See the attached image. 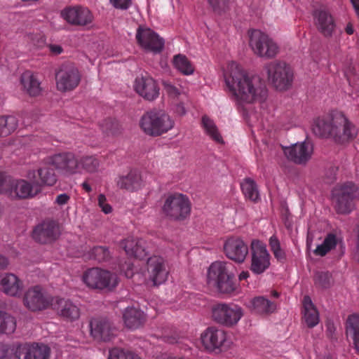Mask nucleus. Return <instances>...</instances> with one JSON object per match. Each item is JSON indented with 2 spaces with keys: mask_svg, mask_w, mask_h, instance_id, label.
I'll return each instance as SVG.
<instances>
[{
  "mask_svg": "<svg viewBox=\"0 0 359 359\" xmlns=\"http://www.w3.org/2000/svg\"><path fill=\"white\" fill-rule=\"evenodd\" d=\"M272 252L274 255V257L278 259V261L283 262L285 260V253L281 249V248H279Z\"/></svg>",
  "mask_w": 359,
  "mask_h": 359,
  "instance_id": "54",
  "label": "nucleus"
},
{
  "mask_svg": "<svg viewBox=\"0 0 359 359\" xmlns=\"http://www.w3.org/2000/svg\"><path fill=\"white\" fill-rule=\"evenodd\" d=\"M339 172L340 170L338 167L330 166L325 172V177L329 180H335L337 178L342 177Z\"/></svg>",
  "mask_w": 359,
  "mask_h": 359,
  "instance_id": "50",
  "label": "nucleus"
},
{
  "mask_svg": "<svg viewBox=\"0 0 359 359\" xmlns=\"http://www.w3.org/2000/svg\"><path fill=\"white\" fill-rule=\"evenodd\" d=\"M57 89L62 92L70 91L76 88L81 81L79 69L72 65L62 66L55 74Z\"/></svg>",
  "mask_w": 359,
  "mask_h": 359,
  "instance_id": "13",
  "label": "nucleus"
},
{
  "mask_svg": "<svg viewBox=\"0 0 359 359\" xmlns=\"http://www.w3.org/2000/svg\"><path fill=\"white\" fill-rule=\"evenodd\" d=\"M46 181H0V195L12 199L27 198L41 191Z\"/></svg>",
  "mask_w": 359,
  "mask_h": 359,
  "instance_id": "8",
  "label": "nucleus"
},
{
  "mask_svg": "<svg viewBox=\"0 0 359 359\" xmlns=\"http://www.w3.org/2000/svg\"><path fill=\"white\" fill-rule=\"evenodd\" d=\"M225 90L239 109L248 104L261 103L267 96V90L261 79L248 73L239 64L231 61L223 72Z\"/></svg>",
  "mask_w": 359,
  "mask_h": 359,
  "instance_id": "1",
  "label": "nucleus"
},
{
  "mask_svg": "<svg viewBox=\"0 0 359 359\" xmlns=\"http://www.w3.org/2000/svg\"><path fill=\"white\" fill-rule=\"evenodd\" d=\"M98 205L102 209V211L105 214H109L111 212V206L107 203L106 197L104 194H100L98 196Z\"/></svg>",
  "mask_w": 359,
  "mask_h": 359,
  "instance_id": "48",
  "label": "nucleus"
},
{
  "mask_svg": "<svg viewBox=\"0 0 359 359\" xmlns=\"http://www.w3.org/2000/svg\"><path fill=\"white\" fill-rule=\"evenodd\" d=\"M6 177V175L4 172L0 170V180H4Z\"/></svg>",
  "mask_w": 359,
  "mask_h": 359,
  "instance_id": "64",
  "label": "nucleus"
},
{
  "mask_svg": "<svg viewBox=\"0 0 359 359\" xmlns=\"http://www.w3.org/2000/svg\"><path fill=\"white\" fill-rule=\"evenodd\" d=\"M145 244L143 239L128 238L121 242V246L128 256L142 259L148 254Z\"/></svg>",
  "mask_w": 359,
  "mask_h": 359,
  "instance_id": "28",
  "label": "nucleus"
},
{
  "mask_svg": "<svg viewBox=\"0 0 359 359\" xmlns=\"http://www.w3.org/2000/svg\"><path fill=\"white\" fill-rule=\"evenodd\" d=\"M209 4L215 11H224L229 5V0H208Z\"/></svg>",
  "mask_w": 359,
  "mask_h": 359,
  "instance_id": "46",
  "label": "nucleus"
},
{
  "mask_svg": "<svg viewBox=\"0 0 359 359\" xmlns=\"http://www.w3.org/2000/svg\"><path fill=\"white\" fill-rule=\"evenodd\" d=\"M346 32L348 34H352L353 33V27L351 23L346 25Z\"/></svg>",
  "mask_w": 359,
  "mask_h": 359,
  "instance_id": "62",
  "label": "nucleus"
},
{
  "mask_svg": "<svg viewBox=\"0 0 359 359\" xmlns=\"http://www.w3.org/2000/svg\"><path fill=\"white\" fill-rule=\"evenodd\" d=\"M243 315L242 309L233 304H218L212 308L214 320L227 327L236 325Z\"/></svg>",
  "mask_w": 359,
  "mask_h": 359,
  "instance_id": "12",
  "label": "nucleus"
},
{
  "mask_svg": "<svg viewBox=\"0 0 359 359\" xmlns=\"http://www.w3.org/2000/svg\"><path fill=\"white\" fill-rule=\"evenodd\" d=\"M268 81L277 90H285L291 87L294 73L285 62L276 60L267 63L264 67Z\"/></svg>",
  "mask_w": 359,
  "mask_h": 359,
  "instance_id": "7",
  "label": "nucleus"
},
{
  "mask_svg": "<svg viewBox=\"0 0 359 359\" xmlns=\"http://www.w3.org/2000/svg\"><path fill=\"white\" fill-rule=\"evenodd\" d=\"M3 292L10 296H17L22 290V283L13 273L6 274L1 280Z\"/></svg>",
  "mask_w": 359,
  "mask_h": 359,
  "instance_id": "32",
  "label": "nucleus"
},
{
  "mask_svg": "<svg viewBox=\"0 0 359 359\" xmlns=\"http://www.w3.org/2000/svg\"><path fill=\"white\" fill-rule=\"evenodd\" d=\"M147 270L149 279L154 285H161L167 279L168 271L165 260L161 256L154 255L149 257L147 262Z\"/></svg>",
  "mask_w": 359,
  "mask_h": 359,
  "instance_id": "19",
  "label": "nucleus"
},
{
  "mask_svg": "<svg viewBox=\"0 0 359 359\" xmlns=\"http://www.w3.org/2000/svg\"><path fill=\"white\" fill-rule=\"evenodd\" d=\"M284 153L286 156L298 164H305L312 157L313 145L309 140L297 142L291 147H285Z\"/></svg>",
  "mask_w": 359,
  "mask_h": 359,
  "instance_id": "21",
  "label": "nucleus"
},
{
  "mask_svg": "<svg viewBox=\"0 0 359 359\" xmlns=\"http://www.w3.org/2000/svg\"><path fill=\"white\" fill-rule=\"evenodd\" d=\"M314 22L318 29L325 36L332 34L335 23L331 14L325 8L317 9L313 14Z\"/></svg>",
  "mask_w": 359,
  "mask_h": 359,
  "instance_id": "27",
  "label": "nucleus"
},
{
  "mask_svg": "<svg viewBox=\"0 0 359 359\" xmlns=\"http://www.w3.org/2000/svg\"><path fill=\"white\" fill-rule=\"evenodd\" d=\"M201 128L204 133L213 142L218 144H224V138L213 119L207 115L201 117Z\"/></svg>",
  "mask_w": 359,
  "mask_h": 359,
  "instance_id": "31",
  "label": "nucleus"
},
{
  "mask_svg": "<svg viewBox=\"0 0 359 359\" xmlns=\"http://www.w3.org/2000/svg\"><path fill=\"white\" fill-rule=\"evenodd\" d=\"M241 188L246 198L254 202L259 200V191L255 181H242Z\"/></svg>",
  "mask_w": 359,
  "mask_h": 359,
  "instance_id": "38",
  "label": "nucleus"
},
{
  "mask_svg": "<svg viewBox=\"0 0 359 359\" xmlns=\"http://www.w3.org/2000/svg\"><path fill=\"white\" fill-rule=\"evenodd\" d=\"M304 319L309 328H313L319 323V313L314 306L311 298L305 296L303 300Z\"/></svg>",
  "mask_w": 359,
  "mask_h": 359,
  "instance_id": "33",
  "label": "nucleus"
},
{
  "mask_svg": "<svg viewBox=\"0 0 359 359\" xmlns=\"http://www.w3.org/2000/svg\"><path fill=\"white\" fill-rule=\"evenodd\" d=\"M358 199L359 189L352 181L337 185L332 191L333 205L338 214H350L355 208Z\"/></svg>",
  "mask_w": 359,
  "mask_h": 359,
  "instance_id": "5",
  "label": "nucleus"
},
{
  "mask_svg": "<svg viewBox=\"0 0 359 359\" xmlns=\"http://www.w3.org/2000/svg\"><path fill=\"white\" fill-rule=\"evenodd\" d=\"M135 89L140 96L148 100H154L159 95V88L156 81L151 77L137 78Z\"/></svg>",
  "mask_w": 359,
  "mask_h": 359,
  "instance_id": "26",
  "label": "nucleus"
},
{
  "mask_svg": "<svg viewBox=\"0 0 359 359\" xmlns=\"http://www.w3.org/2000/svg\"><path fill=\"white\" fill-rule=\"evenodd\" d=\"M250 276V273L248 271H243L239 274V280H246Z\"/></svg>",
  "mask_w": 359,
  "mask_h": 359,
  "instance_id": "61",
  "label": "nucleus"
},
{
  "mask_svg": "<svg viewBox=\"0 0 359 359\" xmlns=\"http://www.w3.org/2000/svg\"><path fill=\"white\" fill-rule=\"evenodd\" d=\"M172 65L175 69L183 75L190 76L194 73L195 67L193 63L184 55H175L172 58Z\"/></svg>",
  "mask_w": 359,
  "mask_h": 359,
  "instance_id": "36",
  "label": "nucleus"
},
{
  "mask_svg": "<svg viewBox=\"0 0 359 359\" xmlns=\"http://www.w3.org/2000/svg\"><path fill=\"white\" fill-rule=\"evenodd\" d=\"M162 83L166 94L171 98H177L184 93V90L182 87H177L170 81H163Z\"/></svg>",
  "mask_w": 359,
  "mask_h": 359,
  "instance_id": "43",
  "label": "nucleus"
},
{
  "mask_svg": "<svg viewBox=\"0 0 359 359\" xmlns=\"http://www.w3.org/2000/svg\"><path fill=\"white\" fill-rule=\"evenodd\" d=\"M141 177L139 172L137 170H133L130 172L125 180H135L136 178Z\"/></svg>",
  "mask_w": 359,
  "mask_h": 359,
  "instance_id": "59",
  "label": "nucleus"
},
{
  "mask_svg": "<svg viewBox=\"0 0 359 359\" xmlns=\"http://www.w3.org/2000/svg\"><path fill=\"white\" fill-rule=\"evenodd\" d=\"M252 310L259 314H269L274 312L276 305L263 296L254 297L250 302Z\"/></svg>",
  "mask_w": 359,
  "mask_h": 359,
  "instance_id": "35",
  "label": "nucleus"
},
{
  "mask_svg": "<svg viewBox=\"0 0 359 359\" xmlns=\"http://www.w3.org/2000/svg\"><path fill=\"white\" fill-rule=\"evenodd\" d=\"M140 181H118L117 187L120 189H125L126 190L133 191L139 186Z\"/></svg>",
  "mask_w": 359,
  "mask_h": 359,
  "instance_id": "47",
  "label": "nucleus"
},
{
  "mask_svg": "<svg viewBox=\"0 0 359 359\" xmlns=\"http://www.w3.org/2000/svg\"><path fill=\"white\" fill-rule=\"evenodd\" d=\"M172 203V198L169 194L162 208L163 214L168 219L173 221H184L189 217L191 210V203L187 195L180 193V215H175L174 205Z\"/></svg>",
  "mask_w": 359,
  "mask_h": 359,
  "instance_id": "20",
  "label": "nucleus"
},
{
  "mask_svg": "<svg viewBox=\"0 0 359 359\" xmlns=\"http://www.w3.org/2000/svg\"><path fill=\"white\" fill-rule=\"evenodd\" d=\"M60 235V224L54 219H45L36 226L33 230L34 239L43 244L55 241Z\"/></svg>",
  "mask_w": 359,
  "mask_h": 359,
  "instance_id": "17",
  "label": "nucleus"
},
{
  "mask_svg": "<svg viewBox=\"0 0 359 359\" xmlns=\"http://www.w3.org/2000/svg\"><path fill=\"white\" fill-rule=\"evenodd\" d=\"M52 309L61 317L70 321L76 320L80 316L79 309L69 299L55 297Z\"/></svg>",
  "mask_w": 359,
  "mask_h": 359,
  "instance_id": "24",
  "label": "nucleus"
},
{
  "mask_svg": "<svg viewBox=\"0 0 359 359\" xmlns=\"http://www.w3.org/2000/svg\"><path fill=\"white\" fill-rule=\"evenodd\" d=\"M91 335L95 339L109 341L114 333V328L109 320L104 318H93L90 322Z\"/></svg>",
  "mask_w": 359,
  "mask_h": 359,
  "instance_id": "25",
  "label": "nucleus"
},
{
  "mask_svg": "<svg viewBox=\"0 0 359 359\" xmlns=\"http://www.w3.org/2000/svg\"><path fill=\"white\" fill-rule=\"evenodd\" d=\"M249 46L255 55L265 59L274 58L280 52L277 42L259 29L249 32Z\"/></svg>",
  "mask_w": 359,
  "mask_h": 359,
  "instance_id": "9",
  "label": "nucleus"
},
{
  "mask_svg": "<svg viewBox=\"0 0 359 359\" xmlns=\"http://www.w3.org/2000/svg\"><path fill=\"white\" fill-rule=\"evenodd\" d=\"M201 340L205 349L208 351H221L228 346L226 332L216 327H209L201 334Z\"/></svg>",
  "mask_w": 359,
  "mask_h": 359,
  "instance_id": "15",
  "label": "nucleus"
},
{
  "mask_svg": "<svg viewBox=\"0 0 359 359\" xmlns=\"http://www.w3.org/2000/svg\"><path fill=\"white\" fill-rule=\"evenodd\" d=\"M53 175L52 170L44 165L37 170H33L28 174L29 180H48Z\"/></svg>",
  "mask_w": 359,
  "mask_h": 359,
  "instance_id": "44",
  "label": "nucleus"
},
{
  "mask_svg": "<svg viewBox=\"0 0 359 359\" xmlns=\"http://www.w3.org/2000/svg\"><path fill=\"white\" fill-rule=\"evenodd\" d=\"M18 126V121L15 116L0 117V135L6 136L14 131Z\"/></svg>",
  "mask_w": 359,
  "mask_h": 359,
  "instance_id": "39",
  "label": "nucleus"
},
{
  "mask_svg": "<svg viewBox=\"0 0 359 359\" xmlns=\"http://www.w3.org/2000/svg\"><path fill=\"white\" fill-rule=\"evenodd\" d=\"M311 130L316 135L332 138L339 144L353 140L358 134L356 127L339 110H332L323 116L313 118Z\"/></svg>",
  "mask_w": 359,
  "mask_h": 359,
  "instance_id": "2",
  "label": "nucleus"
},
{
  "mask_svg": "<svg viewBox=\"0 0 359 359\" xmlns=\"http://www.w3.org/2000/svg\"><path fill=\"white\" fill-rule=\"evenodd\" d=\"M61 16L72 25L84 26L93 20L90 11L81 6L67 7L61 11Z\"/></svg>",
  "mask_w": 359,
  "mask_h": 359,
  "instance_id": "22",
  "label": "nucleus"
},
{
  "mask_svg": "<svg viewBox=\"0 0 359 359\" xmlns=\"http://www.w3.org/2000/svg\"><path fill=\"white\" fill-rule=\"evenodd\" d=\"M83 280L88 287L100 290H111L118 283L116 274L100 268L88 269L83 275Z\"/></svg>",
  "mask_w": 359,
  "mask_h": 359,
  "instance_id": "10",
  "label": "nucleus"
},
{
  "mask_svg": "<svg viewBox=\"0 0 359 359\" xmlns=\"http://www.w3.org/2000/svg\"><path fill=\"white\" fill-rule=\"evenodd\" d=\"M175 113L178 116H184L187 113V110L183 103H178L175 105L174 109Z\"/></svg>",
  "mask_w": 359,
  "mask_h": 359,
  "instance_id": "55",
  "label": "nucleus"
},
{
  "mask_svg": "<svg viewBox=\"0 0 359 359\" xmlns=\"http://www.w3.org/2000/svg\"><path fill=\"white\" fill-rule=\"evenodd\" d=\"M231 264L225 262H215L208 271V283L224 294H231L236 289L234 275L231 271Z\"/></svg>",
  "mask_w": 359,
  "mask_h": 359,
  "instance_id": "6",
  "label": "nucleus"
},
{
  "mask_svg": "<svg viewBox=\"0 0 359 359\" xmlns=\"http://www.w3.org/2000/svg\"><path fill=\"white\" fill-rule=\"evenodd\" d=\"M91 257L99 262H104L110 257V253L107 247L96 246L91 250Z\"/></svg>",
  "mask_w": 359,
  "mask_h": 359,
  "instance_id": "45",
  "label": "nucleus"
},
{
  "mask_svg": "<svg viewBox=\"0 0 359 359\" xmlns=\"http://www.w3.org/2000/svg\"><path fill=\"white\" fill-rule=\"evenodd\" d=\"M20 81L23 90L29 96L36 97L41 93V82L36 74L30 72H26L21 76Z\"/></svg>",
  "mask_w": 359,
  "mask_h": 359,
  "instance_id": "30",
  "label": "nucleus"
},
{
  "mask_svg": "<svg viewBox=\"0 0 359 359\" xmlns=\"http://www.w3.org/2000/svg\"><path fill=\"white\" fill-rule=\"evenodd\" d=\"M174 118L165 111L153 109L147 111L140 118V126L144 133L151 137L167 133L175 127Z\"/></svg>",
  "mask_w": 359,
  "mask_h": 359,
  "instance_id": "4",
  "label": "nucleus"
},
{
  "mask_svg": "<svg viewBox=\"0 0 359 359\" xmlns=\"http://www.w3.org/2000/svg\"><path fill=\"white\" fill-rule=\"evenodd\" d=\"M16 328V320L14 317L4 313L0 318V332L10 334L14 332Z\"/></svg>",
  "mask_w": 359,
  "mask_h": 359,
  "instance_id": "40",
  "label": "nucleus"
},
{
  "mask_svg": "<svg viewBox=\"0 0 359 359\" xmlns=\"http://www.w3.org/2000/svg\"><path fill=\"white\" fill-rule=\"evenodd\" d=\"M224 252L229 259L243 263L248 254V247L241 238L231 237L225 241Z\"/></svg>",
  "mask_w": 359,
  "mask_h": 359,
  "instance_id": "23",
  "label": "nucleus"
},
{
  "mask_svg": "<svg viewBox=\"0 0 359 359\" xmlns=\"http://www.w3.org/2000/svg\"><path fill=\"white\" fill-rule=\"evenodd\" d=\"M172 198V203L174 205L175 215H180V194H170Z\"/></svg>",
  "mask_w": 359,
  "mask_h": 359,
  "instance_id": "52",
  "label": "nucleus"
},
{
  "mask_svg": "<svg viewBox=\"0 0 359 359\" xmlns=\"http://www.w3.org/2000/svg\"><path fill=\"white\" fill-rule=\"evenodd\" d=\"M123 319L125 325L131 330L140 327L146 320L144 312L135 306H129L125 309Z\"/></svg>",
  "mask_w": 359,
  "mask_h": 359,
  "instance_id": "29",
  "label": "nucleus"
},
{
  "mask_svg": "<svg viewBox=\"0 0 359 359\" xmlns=\"http://www.w3.org/2000/svg\"><path fill=\"white\" fill-rule=\"evenodd\" d=\"M46 164L56 169L65 176L70 174L95 172L100 165L99 160L95 156H85L78 158L72 153L65 152L49 156Z\"/></svg>",
  "mask_w": 359,
  "mask_h": 359,
  "instance_id": "3",
  "label": "nucleus"
},
{
  "mask_svg": "<svg viewBox=\"0 0 359 359\" xmlns=\"http://www.w3.org/2000/svg\"><path fill=\"white\" fill-rule=\"evenodd\" d=\"M82 187L87 192L91 191L90 186L86 181L83 183Z\"/></svg>",
  "mask_w": 359,
  "mask_h": 359,
  "instance_id": "63",
  "label": "nucleus"
},
{
  "mask_svg": "<svg viewBox=\"0 0 359 359\" xmlns=\"http://www.w3.org/2000/svg\"><path fill=\"white\" fill-rule=\"evenodd\" d=\"M114 7L118 9H128L132 4V0H110Z\"/></svg>",
  "mask_w": 359,
  "mask_h": 359,
  "instance_id": "51",
  "label": "nucleus"
},
{
  "mask_svg": "<svg viewBox=\"0 0 359 359\" xmlns=\"http://www.w3.org/2000/svg\"><path fill=\"white\" fill-rule=\"evenodd\" d=\"M269 245L271 251L280 248V242L276 236H273L269 239Z\"/></svg>",
  "mask_w": 359,
  "mask_h": 359,
  "instance_id": "56",
  "label": "nucleus"
},
{
  "mask_svg": "<svg viewBox=\"0 0 359 359\" xmlns=\"http://www.w3.org/2000/svg\"><path fill=\"white\" fill-rule=\"evenodd\" d=\"M346 332L353 341L356 352L359 354V314L353 313L346 321Z\"/></svg>",
  "mask_w": 359,
  "mask_h": 359,
  "instance_id": "34",
  "label": "nucleus"
},
{
  "mask_svg": "<svg viewBox=\"0 0 359 359\" xmlns=\"http://www.w3.org/2000/svg\"><path fill=\"white\" fill-rule=\"evenodd\" d=\"M107 359H140V358L132 351L114 348L109 351Z\"/></svg>",
  "mask_w": 359,
  "mask_h": 359,
  "instance_id": "41",
  "label": "nucleus"
},
{
  "mask_svg": "<svg viewBox=\"0 0 359 359\" xmlns=\"http://www.w3.org/2000/svg\"><path fill=\"white\" fill-rule=\"evenodd\" d=\"M13 351L8 344L0 343V359H10Z\"/></svg>",
  "mask_w": 359,
  "mask_h": 359,
  "instance_id": "49",
  "label": "nucleus"
},
{
  "mask_svg": "<svg viewBox=\"0 0 359 359\" xmlns=\"http://www.w3.org/2000/svg\"><path fill=\"white\" fill-rule=\"evenodd\" d=\"M338 243V239L334 233H328L322 244L317 246L314 250L316 255L323 257L329 251L334 249Z\"/></svg>",
  "mask_w": 359,
  "mask_h": 359,
  "instance_id": "37",
  "label": "nucleus"
},
{
  "mask_svg": "<svg viewBox=\"0 0 359 359\" xmlns=\"http://www.w3.org/2000/svg\"><path fill=\"white\" fill-rule=\"evenodd\" d=\"M136 39L143 49L154 53H160L164 47L163 39L147 27L140 26L137 28Z\"/></svg>",
  "mask_w": 359,
  "mask_h": 359,
  "instance_id": "14",
  "label": "nucleus"
},
{
  "mask_svg": "<svg viewBox=\"0 0 359 359\" xmlns=\"http://www.w3.org/2000/svg\"><path fill=\"white\" fill-rule=\"evenodd\" d=\"M8 265V259L4 255L0 254V270L5 269Z\"/></svg>",
  "mask_w": 359,
  "mask_h": 359,
  "instance_id": "58",
  "label": "nucleus"
},
{
  "mask_svg": "<svg viewBox=\"0 0 359 359\" xmlns=\"http://www.w3.org/2000/svg\"><path fill=\"white\" fill-rule=\"evenodd\" d=\"M165 341L169 344H175L178 342V337L176 336L165 337Z\"/></svg>",
  "mask_w": 359,
  "mask_h": 359,
  "instance_id": "60",
  "label": "nucleus"
},
{
  "mask_svg": "<svg viewBox=\"0 0 359 359\" xmlns=\"http://www.w3.org/2000/svg\"><path fill=\"white\" fill-rule=\"evenodd\" d=\"M69 196L67 194H62L56 197L55 203L59 205H63L68 203Z\"/></svg>",
  "mask_w": 359,
  "mask_h": 359,
  "instance_id": "53",
  "label": "nucleus"
},
{
  "mask_svg": "<svg viewBox=\"0 0 359 359\" xmlns=\"http://www.w3.org/2000/svg\"><path fill=\"white\" fill-rule=\"evenodd\" d=\"M14 354L18 359H50V348L43 344L25 343L17 346Z\"/></svg>",
  "mask_w": 359,
  "mask_h": 359,
  "instance_id": "18",
  "label": "nucleus"
},
{
  "mask_svg": "<svg viewBox=\"0 0 359 359\" xmlns=\"http://www.w3.org/2000/svg\"><path fill=\"white\" fill-rule=\"evenodd\" d=\"M49 50L50 51L55 54V55H59L62 52V48L59 45L52 44L49 46Z\"/></svg>",
  "mask_w": 359,
  "mask_h": 359,
  "instance_id": "57",
  "label": "nucleus"
},
{
  "mask_svg": "<svg viewBox=\"0 0 359 359\" xmlns=\"http://www.w3.org/2000/svg\"><path fill=\"white\" fill-rule=\"evenodd\" d=\"M314 283L319 288H327L331 285L332 276L328 272L318 271L314 276Z\"/></svg>",
  "mask_w": 359,
  "mask_h": 359,
  "instance_id": "42",
  "label": "nucleus"
},
{
  "mask_svg": "<svg viewBox=\"0 0 359 359\" xmlns=\"http://www.w3.org/2000/svg\"><path fill=\"white\" fill-rule=\"evenodd\" d=\"M55 297L36 285L29 288L23 298L24 305L31 311H39L53 306Z\"/></svg>",
  "mask_w": 359,
  "mask_h": 359,
  "instance_id": "11",
  "label": "nucleus"
},
{
  "mask_svg": "<svg viewBox=\"0 0 359 359\" xmlns=\"http://www.w3.org/2000/svg\"><path fill=\"white\" fill-rule=\"evenodd\" d=\"M270 266V255L266 246L259 241L251 243L250 270L255 274H262Z\"/></svg>",
  "mask_w": 359,
  "mask_h": 359,
  "instance_id": "16",
  "label": "nucleus"
}]
</instances>
